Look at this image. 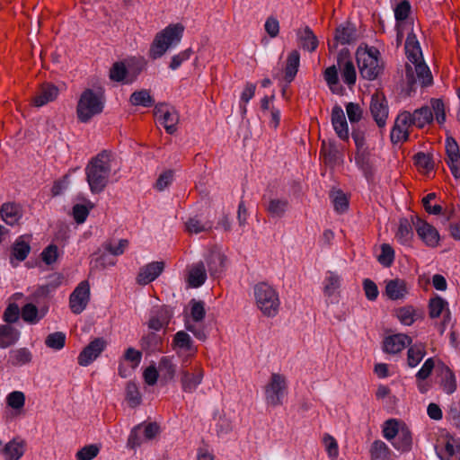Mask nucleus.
I'll list each match as a JSON object with an SVG mask.
<instances>
[{
    "mask_svg": "<svg viewBox=\"0 0 460 460\" xmlns=\"http://www.w3.org/2000/svg\"><path fill=\"white\" fill-rule=\"evenodd\" d=\"M203 371L201 369L196 368L191 373L188 370H182L181 378L182 390L186 393H192L201 383Z\"/></svg>",
    "mask_w": 460,
    "mask_h": 460,
    "instance_id": "22",
    "label": "nucleus"
},
{
    "mask_svg": "<svg viewBox=\"0 0 460 460\" xmlns=\"http://www.w3.org/2000/svg\"><path fill=\"white\" fill-rule=\"evenodd\" d=\"M323 75L330 90L335 94H342L343 88L339 84L337 67L335 66L327 67Z\"/></svg>",
    "mask_w": 460,
    "mask_h": 460,
    "instance_id": "35",
    "label": "nucleus"
},
{
    "mask_svg": "<svg viewBox=\"0 0 460 460\" xmlns=\"http://www.w3.org/2000/svg\"><path fill=\"white\" fill-rule=\"evenodd\" d=\"M447 305V302L441 298L440 296H437L430 300L429 302V315L431 318H438L440 316L442 312Z\"/></svg>",
    "mask_w": 460,
    "mask_h": 460,
    "instance_id": "56",
    "label": "nucleus"
},
{
    "mask_svg": "<svg viewBox=\"0 0 460 460\" xmlns=\"http://www.w3.org/2000/svg\"><path fill=\"white\" fill-rule=\"evenodd\" d=\"M100 451V448L96 445H87L82 447L77 453H76V459L77 460H92L94 457L97 456L98 453Z\"/></svg>",
    "mask_w": 460,
    "mask_h": 460,
    "instance_id": "57",
    "label": "nucleus"
},
{
    "mask_svg": "<svg viewBox=\"0 0 460 460\" xmlns=\"http://www.w3.org/2000/svg\"><path fill=\"white\" fill-rule=\"evenodd\" d=\"M111 172L110 154L103 150L93 157L85 167L86 181L92 193H101L108 185Z\"/></svg>",
    "mask_w": 460,
    "mask_h": 460,
    "instance_id": "2",
    "label": "nucleus"
},
{
    "mask_svg": "<svg viewBox=\"0 0 460 460\" xmlns=\"http://www.w3.org/2000/svg\"><path fill=\"white\" fill-rule=\"evenodd\" d=\"M335 40L341 44H349L357 40L356 27L351 23L340 26L336 30Z\"/></svg>",
    "mask_w": 460,
    "mask_h": 460,
    "instance_id": "30",
    "label": "nucleus"
},
{
    "mask_svg": "<svg viewBox=\"0 0 460 460\" xmlns=\"http://www.w3.org/2000/svg\"><path fill=\"white\" fill-rule=\"evenodd\" d=\"M161 119H163L162 124L164 125L166 132L171 135L173 134L177 129L176 125L179 121L178 114L174 111L166 110Z\"/></svg>",
    "mask_w": 460,
    "mask_h": 460,
    "instance_id": "49",
    "label": "nucleus"
},
{
    "mask_svg": "<svg viewBox=\"0 0 460 460\" xmlns=\"http://www.w3.org/2000/svg\"><path fill=\"white\" fill-rule=\"evenodd\" d=\"M405 51L409 63L406 66V77L410 84L427 86L432 84L429 68L423 62L420 44L413 34H409L405 41Z\"/></svg>",
    "mask_w": 460,
    "mask_h": 460,
    "instance_id": "1",
    "label": "nucleus"
},
{
    "mask_svg": "<svg viewBox=\"0 0 460 460\" xmlns=\"http://www.w3.org/2000/svg\"><path fill=\"white\" fill-rule=\"evenodd\" d=\"M338 66L341 70L343 82L349 86L354 85L357 79V73L352 61L339 58Z\"/></svg>",
    "mask_w": 460,
    "mask_h": 460,
    "instance_id": "26",
    "label": "nucleus"
},
{
    "mask_svg": "<svg viewBox=\"0 0 460 460\" xmlns=\"http://www.w3.org/2000/svg\"><path fill=\"white\" fill-rule=\"evenodd\" d=\"M342 279L335 271H327L323 282V291L330 302L337 299L339 289L341 287Z\"/></svg>",
    "mask_w": 460,
    "mask_h": 460,
    "instance_id": "14",
    "label": "nucleus"
},
{
    "mask_svg": "<svg viewBox=\"0 0 460 460\" xmlns=\"http://www.w3.org/2000/svg\"><path fill=\"white\" fill-rule=\"evenodd\" d=\"M288 394V378L279 373H273L264 386V398L269 405L279 406Z\"/></svg>",
    "mask_w": 460,
    "mask_h": 460,
    "instance_id": "7",
    "label": "nucleus"
},
{
    "mask_svg": "<svg viewBox=\"0 0 460 460\" xmlns=\"http://www.w3.org/2000/svg\"><path fill=\"white\" fill-rule=\"evenodd\" d=\"M296 36L301 47L304 49L310 52H313L316 49L318 46L317 38L308 26H304L298 29Z\"/></svg>",
    "mask_w": 460,
    "mask_h": 460,
    "instance_id": "25",
    "label": "nucleus"
},
{
    "mask_svg": "<svg viewBox=\"0 0 460 460\" xmlns=\"http://www.w3.org/2000/svg\"><path fill=\"white\" fill-rule=\"evenodd\" d=\"M378 261L385 267H389L394 260V251L387 243L381 246V253L377 256Z\"/></svg>",
    "mask_w": 460,
    "mask_h": 460,
    "instance_id": "53",
    "label": "nucleus"
},
{
    "mask_svg": "<svg viewBox=\"0 0 460 460\" xmlns=\"http://www.w3.org/2000/svg\"><path fill=\"white\" fill-rule=\"evenodd\" d=\"M146 65V62L144 58H133L127 60L126 66L127 69H128L127 84L133 83L145 69Z\"/></svg>",
    "mask_w": 460,
    "mask_h": 460,
    "instance_id": "31",
    "label": "nucleus"
},
{
    "mask_svg": "<svg viewBox=\"0 0 460 460\" xmlns=\"http://www.w3.org/2000/svg\"><path fill=\"white\" fill-rule=\"evenodd\" d=\"M142 358V352L137 350L134 348H128L124 352V355L120 360L130 363L131 368L136 369L140 364Z\"/></svg>",
    "mask_w": 460,
    "mask_h": 460,
    "instance_id": "55",
    "label": "nucleus"
},
{
    "mask_svg": "<svg viewBox=\"0 0 460 460\" xmlns=\"http://www.w3.org/2000/svg\"><path fill=\"white\" fill-rule=\"evenodd\" d=\"M158 371L166 381L172 380L176 373V366L169 357H162L158 365Z\"/></svg>",
    "mask_w": 460,
    "mask_h": 460,
    "instance_id": "41",
    "label": "nucleus"
},
{
    "mask_svg": "<svg viewBox=\"0 0 460 460\" xmlns=\"http://www.w3.org/2000/svg\"><path fill=\"white\" fill-rule=\"evenodd\" d=\"M411 343V339L406 334L398 333L386 337L384 341V350L390 354L401 352Z\"/></svg>",
    "mask_w": 460,
    "mask_h": 460,
    "instance_id": "18",
    "label": "nucleus"
},
{
    "mask_svg": "<svg viewBox=\"0 0 460 460\" xmlns=\"http://www.w3.org/2000/svg\"><path fill=\"white\" fill-rule=\"evenodd\" d=\"M402 426H405V424L401 423L394 419L386 420L383 427L384 437L389 441L394 440L402 430Z\"/></svg>",
    "mask_w": 460,
    "mask_h": 460,
    "instance_id": "44",
    "label": "nucleus"
},
{
    "mask_svg": "<svg viewBox=\"0 0 460 460\" xmlns=\"http://www.w3.org/2000/svg\"><path fill=\"white\" fill-rule=\"evenodd\" d=\"M445 149L447 164L456 179L460 178V150L456 141L452 137L446 138Z\"/></svg>",
    "mask_w": 460,
    "mask_h": 460,
    "instance_id": "11",
    "label": "nucleus"
},
{
    "mask_svg": "<svg viewBox=\"0 0 460 460\" xmlns=\"http://www.w3.org/2000/svg\"><path fill=\"white\" fill-rule=\"evenodd\" d=\"M370 455L372 460H391V451L387 445L381 440L373 442Z\"/></svg>",
    "mask_w": 460,
    "mask_h": 460,
    "instance_id": "38",
    "label": "nucleus"
},
{
    "mask_svg": "<svg viewBox=\"0 0 460 460\" xmlns=\"http://www.w3.org/2000/svg\"><path fill=\"white\" fill-rule=\"evenodd\" d=\"M442 381L441 385L445 393L451 394L456 389V376L452 371L446 366L441 367Z\"/></svg>",
    "mask_w": 460,
    "mask_h": 460,
    "instance_id": "40",
    "label": "nucleus"
},
{
    "mask_svg": "<svg viewBox=\"0 0 460 460\" xmlns=\"http://www.w3.org/2000/svg\"><path fill=\"white\" fill-rule=\"evenodd\" d=\"M38 308L35 305L29 303L26 304L21 311L22 318L24 322L29 323H36L39 321Z\"/></svg>",
    "mask_w": 460,
    "mask_h": 460,
    "instance_id": "51",
    "label": "nucleus"
},
{
    "mask_svg": "<svg viewBox=\"0 0 460 460\" xmlns=\"http://www.w3.org/2000/svg\"><path fill=\"white\" fill-rule=\"evenodd\" d=\"M104 102L102 95L95 93L92 89L84 90L76 107L77 118L81 122H88L93 116L102 112Z\"/></svg>",
    "mask_w": 460,
    "mask_h": 460,
    "instance_id": "6",
    "label": "nucleus"
},
{
    "mask_svg": "<svg viewBox=\"0 0 460 460\" xmlns=\"http://www.w3.org/2000/svg\"><path fill=\"white\" fill-rule=\"evenodd\" d=\"M32 359V354L27 348L12 349L9 352L8 363L13 367L28 364Z\"/></svg>",
    "mask_w": 460,
    "mask_h": 460,
    "instance_id": "29",
    "label": "nucleus"
},
{
    "mask_svg": "<svg viewBox=\"0 0 460 460\" xmlns=\"http://www.w3.org/2000/svg\"><path fill=\"white\" fill-rule=\"evenodd\" d=\"M191 308H190V315L192 320L195 323H199L203 320L206 314L204 303L202 301H196L192 299L190 301Z\"/></svg>",
    "mask_w": 460,
    "mask_h": 460,
    "instance_id": "58",
    "label": "nucleus"
},
{
    "mask_svg": "<svg viewBox=\"0 0 460 460\" xmlns=\"http://www.w3.org/2000/svg\"><path fill=\"white\" fill-rule=\"evenodd\" d=\"M128 245V241L127 239H120L119 241L118 245L114 246L111 242H105L103 243V248L105 251L110 252L112 255L118 256L121 255L125 249Z\"/></svg>",
    "mask_w": 460,
    "mask_h": 460,
    "instance_id": "60",
    "label": "nucleus"
},
{
    "mask_svg": "<svg viewBox=\"0 0 460 460\" xmlns=\"http://www.w3.org/2000/svg\"><path fill=\"white\" fill-rule=\"evenodd\" d=\"M30 252V243L24 240V236H20L12 246V256L19 261H24Z\"/></svg>",
    "mask_w": 460,
    "mask_h": 460,
    "instance_id": "37",
    "label": "nucleus"
},
{
    "mask_svg": "<svg viewBox=\"0 0 460 460\" xmlns=\"http://www.w3.org/2000/svg\"><path fill=\"white\" fill-rule=\"evenodd\" d=\"M128 72L126 63L123 61L115 62L110 69V79L113 82H125L127 84Z\"/></svg>",
    "mask_w": 460,
    "mask_h": 460,
    "instance_id": "43",
    "label": "nucleus"
},
{
    "mask_svg": "<svg viewBox=\"0 0 460 460\" xmlns=\"http://www.w3.org/2000/svg\"><path fill=\"white\" fill-rule=\"evenodd\" d=\"M426 352L422 344H415L409 348L407 353V363L411 367H415L424 358Z\"/></svg>",
    "mask_w": 460,
    "mask_h": 460,
    "instance_id": "42",
    "label": "nucleus"
},
{
    "mask_svg": "<svg viewBox=\"0 0 460 460\" xmlns=\"http://www.w3.org/2000/svg\"><path fill=\"white\" fill-rule=\"evenodd\" d=\"M206 279L207 274L204 263L199 261L190 269L188 282L190 287L199 288L205 282Z\"/></svg>",
    "mask_w": 460,
    "mask_h": 460,
    "instance_id": "28",
    "label": "nucleus"
},
{
    "mask_svg": "<svg viewBox=\"0 0 460 460\" xmlns=\"http://www.w3.org/2000/svg\"><path fill=\"white\" fill-rule=\"evenodd\" d=\"M184 26L181 23H174L158 32L150 46L149 57L157 59L164 56L169 48L181 41Z\"/></svg>",
    "mask_w": 460,
    "mask_h": 460,
    "instance_id": "3",
    "label": "nucleus"
},
{
    "mask_svg": "<svg viewBox=\"0 0 460 460\" xmlns=\"http://www.w3.org/2000/svg\"><path fill=\"white\" fill-rule=\"evenodd\" d=\"M416 232L420 238L429 247H436L439 243V234L437 229L429 223L416 218L413 222Z\"/></svg>",
    "mask_w": 460,
    "mask_h": 460,
    "instance_id": "13",
    "label": "nucleus"
},
{
    "mask_svg": "<svg viewBox=\"0 0 460 460\" xmlns=\"http://www.w3.org/2000/svg\"><path fill=\"white\" fill-rule=\"evenodd\" d=\"M392 445L397 450L402 452L409 451L411 448L412 438L410 429L406 426H402V430L398 436L394 439Z\"/></svg>",
    "mask_w": 460,
    "mask_h": 460,
    "instance_id": "32",
    "label": "nucleus"
},
{
    "mask_svg": "<svg viewBox=\"0 0 460 460\" xmlns=\"http://www.w3.org/2000/svg\"><path fill=\"white\" fill-rule=\"evenodd\" d=\"M396 316L403 325H411L416 319L415 310L411 306L401 307L396 311Z\"/></svg>",
    "mask_w": 460,
    "mask_h": 460,
    "instance_id": "50",
    "label": "nucleus"
},
{
    "mask_svg": "<svg viewBox=\"0 0 460 460\" xmlns=\"http://www.w3.org/2000/svg\"><path fill=\"white\" fill-rule=\"evenodd\" d=\"M164 263L163 261H154L139 270L137 277V282L140 285H146L155 280L164 270Z\"/></svg>",
    "mask_w": 460,
    "mask_h": 460,
    "instance_id": "17",
    "label": "nucleus"
},
{
    "mask_svg": "<svg viewBox=\"0 0 460 460\" xmlns=\"http://www.w3.org/2000/svg\"><path fill=\"white\" fill-rule=\"evenodd\" d=\"M226 256L218 247L211 249L208 258V267L212 276H217L226 268Z\"/></svg>",
    "mask_w": 460,
    "mask_h": 460,
    "instance_id": "19",
    "label": "nucleus"
},
{
    "mask_svg": "<svg viewBox=\"0 0 460 460\" xmlns=\"http://www.w3.org/2000/svg\"><path fill=\"white\" fill-rule=\"evenodd\" d=\"M370 112L379 128L385 126L389 110L387 102L382 93H377L372 95L370 102Z\"/></svg>",
    "mask_w": 460,
    "mask_h": 460,
    "instance_id": "9",
    "label": "nucleus"
},
{
    "mask_svg": "<svg viewBox=\"0 0 460 460\" xmlns=\"http://www.w3.org/2000/svg\"><path fill=\"white\" fill-rule=\"evenodd\" d=\"M192 54L191 49H187L172 58L169 67L172 70L177 69L184 61L188 60Z\"/></svg>",
    "mask_w": 460,
    "mask_h": 460,
    "instance_id": "63",
    "label": "nucleus"
},
{
    "mask_svg": "<svg viewBox=\"0 0 460 460\" xmlns=\"http://www.w3.org/2000/svg\"><path fill=\"white\" fill-rule=\"evenodd\" d=\"M58 95V88L52 84H43L33 99L37 107H41L49 102L54 101Z\"/></svg>",
    "mask_w": 460,
    "mask_h": 460,
    "instance_id": "21",
    "label": "nucleus"
},
{
    "mask_svg": "<svg viewBox=\"0 0 460 460\" xmlns=\"http://www.w3.org/2000/svg\"><path fill=\"white\" fill-rule=\"evenodd\" d=\"M300 65V54L297 50H292L288 54L284 66V79L288 84L296 77Z\"/></svg>",
    "mask_w": 460,
    "mask_h": 460,
    "instance_id": "24",
    "label": "nucleus"
},
{
    "mask_svg": "<svg viewBox=\"0 0 460 460\" xmlns=\"http://www.w3.org/2000/svg\"><path fill=\"white\" fill-rule=\"evenodd\" d=\"M411 127L410 112H401L394 122V125L391 131V141L393 143H400L406 141L409 136V128Z\"/></svg>",
    "mask_w": 460,
    "mask_h": 460,
    "instance_id": "12",
    "label": "nucleus"
},
{
    "mask_svg": "<svg viewBox=\"0 0 460 460\" xmlns=\"http://www.w3.org/2000/svg\"><path fill=\"white\" fill-rule=\"evenodd\" d=\"M332 124L338 137L342 140L349 137V127L342 108L336 105L332 111Z\"/></svg>",
    "mask_w": 460,
    "mask_h": 460,
    "instance_id": "16",
    "label": "nucleus"
},
{
    "mask_svg": "<svg viewBox=\"0 0 460 460\" xmlns=\"http://www.w3.org/2000/svg\"><path fill=\"white\" fill-rule=\"evenodd\" d=\"M432 119V111L427 106L415 110L412 114L410 113L411 126L415 125L418 128H423L427 124L430 123Z\"/></svg>",
    "mask_w": 460,
    "mask_h": 460,
    "instance_id": "27",
    "label": "nucleus"
},
{
    "mask_svg": "<svg viewBox=\"0 0 460 460\" xmlns=\"http://www.w3.org/2000/svg\"><path fill=\"white\" fill-rule=\"evenodd\" d=\"M2 219L10 226H13L22 216V208L19 204L14 202L4 203L0 208Z\"/></svg>",
    "mask_w": 460,
    "mask_h": 460,
    "instance_id": "20",
    "label": "nucleus"
},
{
    "mask_svg": "<svg viewBox=\"0 0 460 460\" xmlns=\"http://www.w3.org/2000/svg\"><path fill=\"white\" fill-rule=\"evenodd\" d=\"M323 442L329 457L336 459L339 456V447L336 439L332 436L325 434Z\"/></svg>",
    "mask_w": 460,
    "mask_h": 460,
    "instance_id": "54",
    "label": "nucleus"
},
{
    "mask_svg": "<svg viewBox=\"0 0 460 460\" xmlns=\"http://www.w3.org/2000/svg\"><path fill=\"white\" fill-rule=\"evenodd\" d=\"M171 318V314L164 309L158 313L157 315L152 316L148 322V327L154 331H159L167 326Z\"/></svg>",
    "mask_w": 460,
    "mask_h": 460,
    "instance_id": "46",
    "label": "nucleus"
},
{
    "mask_svg": "<svg viewBox=\"0 0 460 460\" xmlns=\"http://www.w3.org/2000/svg\"><path fill=\"white\" fill-rule=\"evenodd\" d=\"M24 394L19 391L12 392L7 396V404L13 409H21L24 406Z\"/></svg>",
    "mask_w": 460,
    "mask_h": 460,
    "instance_id": "61",
    "label": "nucleus"
},
{
    "mask_svg": "<svg viewBox=\"0 0 460 460\" xmlns=\"http://www.w3.org/2000/svg\"><path fill=\"white\" fill-rule=\"evenodd\" d=\"M395 238L402 244H409L413 238L411 224L407 218H402L399 221Z\"/></svg>",
    "mask_w": 460,
    "mask_h": 460,
    "instance_id": "33",
    "label": "nucleus"
},
{
    "mask_svg": "<svg viewBox=\"0 0 460 460\" xmlns=\"http://www.w3.org/2000/svg\"><path fill=\"white\" fill-rule=\"evenodd\" d=\"M346 112L351 123L358 122L362 119L363 111L359 104L349 102L346 105Z\"/></svg>",
    "mask_w": 460,
    "mask_h": 460,
    "instance_id": "59",
    "label": "nucleus"
},
{
    "mask_svg": "<svg viewBox=\"0 0 460 460\" xmlns=\"http://www.w3.org/2000/svg\"><path fill=\"white\" fill-rule=\"evenodd\" d=\"M107 345L103 338H95L79 354L78 364L86 367L95 360L105 349Z\"/></svg>",
    "mask_w": 460,
    "mask_h": 460,
    "instance_id": "10",
    "label": "nucleus"
},
{
    "mask_svg": "<svg viewBox=\"0 0 460 460\" xmlns=\"http://www.w3.org/2000/svg\"><path fill=\"white\" fill-rule=\"evenodd\" d=\"M253 296L256 307L266 317H275L279 310L280 300L279 293L265 282L258 283L253 288Z\"/></svg>",
    "mask_w": 460,
    "mask_h": 460,
    "instance_id": "5",
    "label": "nucleus"
},
{
    "mask_svg": "<svg viewBox=\"0 0 460 460\" xmlns=\"http://www.w3.org/2000/svg\"><path fill=\"white\" fill-rule=\"evenodd\" d=\"M90 300V286L88 281H82L70 295L69 305L74 314L82 313Z\"/></svg>",
    "mask_w": 460,
    "mask_h": 460,
    "instance_id": "8",
    "label": "nucleus"
},
{
    "mask_svg": "<svg viewBox=\"0 0 460 460\" xmlns=\"http://www.w3.org/2000/svg\"><path fill=\"white\" fill-rule=\"evenodd\" d=\"M89 212L90 209L83 204H75L73 207V217L77 224H83L86 220Z\"/></svg>",
    "mask_w": 460,
    "mask_h": 460,
    "instance_id": "64",
    "label": "nucleus"
},
{
    "mask_svg": "<svg viewBox=\"0 0 460 460\" xmlns=\"http://www.w3.org/2000/svg\"><path fill=\"white\" fill-rule=\"evenodd\" d=\"M161 343V337L155 332L147 333L146 335L143 336L140 341V346L142 349L148 353L160 349Z\"/></svg>",
    "mask_w": 460,
    "mask_h": 460,
    "instance_id": "39",
    "label": "nucleus"
},
{
    "mask_svg": "<svg viewBox=\"0 0 460 460\" xmlns=\"http://www.w3.org/2000/svg\"><path fill=\"white\" fill-rule=\"evenodd\" d=\"M20 314V308L17 304H9L3 314V320L5 322L4 324L12 325V323L18 322Z\"/></svg>",
    "mask_w": 460,
    "mask_h": 460,
    "instance_id": "52",
    "label": "nucleus"
},
{
    "mask_svg": "<svg viewBox=\"0 0 460 460\" xmlns=\"http://www.w3.org/2000/svg\"><path fill=\"white\" fill-rule=\"evenodd\" d=\"M385 294L391 300H403L409 294L407 282L401 279L385 280Z\"/></svg>",
    "mask_w": 460,
    "mask_h": 460,
    "instance_id": "15",
    "label": "nucleus"
},
{
    "mask_svg": "<svg viewBox=\"0 0 460 460\" xmlns=\"http://www.w3.org/2000/svg\"><path fill=\"white\" fill-rule=\"evenodd\" d=\"M288 208V202L284 199H271L267 205V211L275 218L282 217Z\"/></svg>",
    "mask_w": 460,
    "mask_h": 460,
    "instance_id": "36",
    "label": "nucleus"
},
{
    "mask_svg": "<svg viewBox=\"0 0 460 460\" xmlns=\"http://www.w3.org/2000/svg\"><path fill=\"white\" fill-rule=\"evenodd\" d=\"M66 343V334L61 332H56L46 337L45 344L47 347L59 350L64 348Z\"/></svg>",
    "mask_w": 460,
    "mask_h": 460,
    "instance_id": "48",
    "label": "nucleus"
},
{
    "mask_svg": "<svg viewBox=\"0 0 460 460\" xmlns=\"http://www.w3.org/2000/svg\"><path fill=\"white\" fill-rule=\"evenodd\" d=\"M58 246L55 244H49L41 252L42 261L47 265L54 263L58 259Z\"/></svg>",
    "mask_w": 460,
    "mask_h": 460,
    "instance_id": "62",
    "label": "nucleus"
},
{
    "mask_svg": "<svg viewBox=\"0 0 460 460\" xmlns=\"http://www.w3.org/2000/svg\"><path fill=\"white\" fill-rule=\"evenodd\" d=\"M20 331L9 324L0 325V348L6 349L13 346L20 339Z\"/></svg>",
    "mask_w": 460,
    "mask_h": 460,
    "instance_id": "23",
    "label": "nucleus"
},
{
    "mask_svg": "<svg viewBox=\"0 0 460 460\" xmlns=\"http://www.w3.org/2000/svg\"><path fill=\"white\" fill-rule=\"evenodd\" d=\"M129 102L134 106L147 108L155 104V99L151 96L149 90L141 89L131 93Z\"/></svg>",
    "mask_w": 460,
    "mask_h": 460,
    "instance_id": "34",
    "label": "nucleus"
},
{
    "mask_svg": "<svg viewBox=\"0 0 460 460\" xmlns=\"http://www.w3.org/2000/svg\"><path fill=\"white\" fill-rule=\"evenodd\" d=\"M357 63L361 76L367 80H375L382 73L383 61L376 48L359 47L356 52Z\"/></svg>",
    "mask_w": 460,
    "mask_h": 460,
    "instance_id": "4",
    "label": "nucleus"
},
{
    "mask_svg": "<svg viewBox=\"0 0 460 460\" xmlns=\"http://www.w3.org/2000/svg\"><path fill=\"white\" fill-rule=\"evenodd\" d=\"M126 400L131 408H136L142 402L138 387L133 382H128L126 385Z\"/></svg>",
    "mask_w": 460,
    "mask_h": 460,
    "instance_id": "47",
    "label": "nucleus"
},
{
    "mask_svg": "<svg viewBox=\"0 0 460 460\" xmlns=\"http://www.w3.org/2000/svg\"><path fill=\"white\" fill-rule=\"evenodd\" d=\"M410 10L411 5L407 1L400 3L394 9V16L397 21L398 38H402L403 36L402 22L407 18Z\"/></svg>",
    "mask_w": 460,
    "mask_h": 460,
    "instance_id": "45",
    "label": "nucleus"
}]
</instances>
